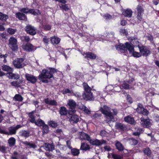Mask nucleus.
I'll return each instance as SVG.
<instances>
[{
    "label": "nucleus",
    "mask_w": 159,
    "mask_h": 159,
    "mask_svg": "<svg viewBox=\"0 0 159 159\" xmlns=\"http://www.w3.org/2000/svg\"><path fill=\"white\" fill-rule=\"evenodd\" d=\"M22 41L24 43H29L30 41V37L27 36H22L20 38Z\"/></svg>",
    "instance_id": "obj_45"
},
{
    "label": "nucleus",
    "mask_w": 159,
    "mask_h": 159,
    "mask_svg": "<svg viewBox=\"0 0 159 159\" xmlns=\"http://www.w3.org/2000/svg\"><path fill=\"white\" fill-rule=\"evenodd\" d=\"M82 85L84 89L82 95L83 99L86 101H93L94 97L91 92V88L85 82L83 83Z\"/></svg>",
    "instance_id": "obj_2"
},
{
    "label": "nucleus",
    "mask_w": 159,
    "mask_h": 159,
    "mask_svg": "<svg viewBox=\"0 0 159 159\" xmlns=\"http://www.w3.org/2000/svg\"><path fill=\"white\" fill-rule=\"evenodd\" d=\"M89 142L91 145L97 146H101L103 144H107V142L106 140H99L97 139H91Z\"/></svg>",
    "instance_id": "obj_9"
},
{
    "label": "nucleus",
    "mask_w": 159,
    "mask_h": 159,
    "mask_svg": "<svg viewBox=\"0 0 159 159\" xmlns=\"http://www.w3.org/2000/svg\"><path fill=\"white\" fill-rule=\"evenodd\" d=\"M8 41L9 47L11 50L14 51L17 50L18 48L17 44V39L13 37H11L9 39Z\"/></svg>",
    "instance_id": "obj_4"
},
{
    "label": "nucleus",
    "mask_w": 159,
    "mask_h": 159,
    "mask_svg": "<svg viewBox=\"0 0 159 159\" xmlns=\"http://www.w3.org/2000/svg\"><path fill=\"white\" fill-rule=\"evenodd\" d=\"M130 140L132 142V145L134 146L136 145L138 143V141L134 138H131Z\"/></svg>",
    "instance_id": "obj_58"
},
{
    "label": "nucleus",
    "mask_w": 159,
    "mask_h": 159,
    "mask_svg": "<svg viewBox=\"0 0 159 159\" xmlns=\"http://www.w3.org/2000/svg\"><path fill=\"white\" fill-rule=\"evenodd\" d=\"M22 48L24 51L29 52L34 51L37 48V47L34 46L30 43L25 44L23 43L22 45Z\"/></svg>",
    "instance_id": "obj_5"
},
{
    "label": "nucleus",
    "mask_w": 159,
    "mask_h": 159,
    "mask_svg": "<svg viewBox=\"0 0 159 159\" xmlns=\"http://www.w3.org/2000/svg\"><path fill=\"white\" fill-rule=\"evenodd\" d=\"M143 15L142 14H137L136 17L137 19V20L136 21V23L138 24L140 22L143 20Z\"/></svg>",
    "instance_id": "obj_51"
},
{
    "label": "nucleus",
    "mask_w": 159,
    "mask_h": 159,
    "mask_svg": "<svg viewBox=\"0 0 159 159\" xmlns=\"http://www.w3.org/2000/svg\"><path fill=\"white\" fill-rule=\"evenodd\" d=\"M110 109V107L105 105L103 106V107H101L99 109L102 113L106 116V121L107 122H110L114 120V117L112 112L109 111Z\"/></svg>",
    "instance_id": "obj_3"
},
{
    "label": "nucleus",
    "mask_w": 159,
    "mask_h": 159,
    "mask_svg": "<svg viewBox=\"0 0 159 159\" xmlns=\"http://www.w3.org/2000/svg\"><path fill=\"white\" fill-rule=\"evenodd\" d=\"M132 44L133 45V46L134 45L135 47H138L139 46H141L139 45V42L138 40V39H137L136 40H134L132 42Z\"/></svg>",
    "instance_id": "obj_59"
},
{
    "label": "nucleus",
    "mask_w": 159,
    "mask_h": 159,
    "mask_svg": "<svg viewBox=\"0 0 159 159\" xmlns=\"http://www.w3.org/2000/svg\"><path fill=\"white\" fill-rule=\"evenodd\" d=\"M14 99L16 101L21 102L23 100V98L20 95L16 94L14 97Z\"/></svg>",
    "instance_id": "obj_41"
},
{
    "label": "nucleus",
    "mask_w": 159,
    "mask_h": 159,
    "mask_svg": "<svg viewBox=\"0 0 159 159\" xmlns=\"http://www.w3.org/2000/svg\"><path fill=\"white\" fill-rule=\"evenodd\" d=\"M138 48L140 53L143 56L147 57L151 53L149 48L146 46L142 45L141 46H139Z\"/></svg>",
    "instance_id": "obj_6"
},
{
    "label": "nucleus",
    "mask_w": 159,
    "mask_h": 159,
    "mask_svg": "<svg viewBox=\"0 0 159 159\" xmlns=\"http://www.w3.org/2000/svg\"><path fill=\"white\" fill-rule=\"evenodd\" d=\"M13 72H8L7 74V77L9 79H14L15 80L18 79L20 78V75L18 74H16L12 73Z\"/></svg>",
    "instance_id": "obj_27"
},
{
    "label": "nucleus",
    "mask_w": 159,
    "mask_h": 159,
    "mask_svg": "<svg viewBox=\"0 0 159 159\" xmlns=\"http://www.w3.org/2000/svg\"><path fill=\"white\" fill-rule=\"evenodd\" d=\"M16 30V29H13L11 28H9L7 29V32L10 34H14Z\"/></svg>",
    "instance_id": "obj_55"
},
{
    "label": "nucleus",
    "mask_w": 159,
    "mask_h": 159,
    "mask_svg": "<svg viewBox=\"0 0 159 159\" xmlns=\"http://www.w3.org/2000/svg\"><path fill=\"white\" fill-rule=\"evenodd\" d=\"M25 78L29 83L32 84H35L37 80L36 77L29 74H26L25 75Z\"/></svg>",
    "instance_id": "obj_12"
},
{
    "label": "nucleus",
    "mask_w": 159,
    "mask_h": 159,
    "mask_svg": "<svg viewBox=\"0 0 159 159\" xmlns=\"http://www.w3.org/2000/svg\"><path fill=\"white\" fill-rule=\"evenodd\" d=\"M20 81H13L11 82V84L13 86L17 87V88L19 87L20 86Z\"/></svg>",
    "instance_id": "obj_49"
},
{
    "label": "nucleus",
    "mask_w": 159,
    "mask_h": 159,
    "mask_svg": "<svg viewBox=\"0 0 159 159\" xmlns=\"http://www.w3.org/2000/svg\"><path fill=\"white\" fill-rule=\"evenodd\" d=\"M81 109L86 114H89L91 113L90 111L85 106H83Z\"/></svg>",
    "instance_id": "obj_57"
},
{
    "label": "nucleus",
    "mask_w": 159,
    "mask_h": 159,
    "mask_svg": "<svg viewBox=\"0 0 159 159\" xmlns=\"http://www.w3.org/2000/svg\"><path fill=\"white\" fill-rule=\"evenodd\" d=\"M42 127V132L43 134H47L49 131L48 126L45 123L43 125Z\"/></svg>",
    "instance_id": "obj_40"
},
{
    "label": "nucleus",
    "mask_w": 159,
    "mask_h": 159,
    "mask_svg": "<svg viewBox=\"0 0 159 159\" xmlns=\"http://www.w3.org/2000/svg\"><path fill=\"white\" fill-rule=\"evenodd\" d=\"M82 55L84 56V58L88 60H93L96 59L97 56L94 52H84Z\"/></svg>",
    "instance_id": "obj_7"
},
{
    "label": "nucleus",
    "mask_w": 159,
    "mask_h": 159,
    "mask_svg": "<svg viewBox=\"0 0 159 159\" xmlns=\"http://www.w3.org/2000/svg\"><path fill=\"white\" fill-rule=\"evenodd\" d=\"M72 115H70V118L69 120L70 123L74 124H76L79 121V116L76 115L74 114L75 113H72Z\"/></svg>",
    "instance_id": "obj_17"
},
{
    "label": "nucleus",
    "mask_w": 159,
    "mask_h": 159,
    "mask_svg": "<svg viewBox=\"0 0 159 159\" xmlns=\"http://www.w3.org/2000/svg\"><path fill=\"white\" fill-rule=\"evenodd\" d=\"M103 17L106 20L110 19L112 18V16L108 13L104 15Z\"/></svg>",
    "instance_id": "obj_63"
},
{
    "label": "nucleus",
    "mask_w": 159,
    "mask_h": 159,
    "mask_svg": "<svg viewBox=\"0 0 159 159\" xmlns=\"http://www.w3.org/2000/svg\"><path fill=\"white\" fill-rule=\"evenodd\" d=\"M21 143L25 146H29V148H35L37 147V145L35 144V143L32 141L29 142L25 141H22Z\"/></svg>",
    "instance_id": "obj_21"
},
{
    "label": "nucleus",
    "mask_w": 159,
    "mask_h": 159,
    "mask_svg": "<svg viewBox=\"0 0 159 159\" xmlns=\"http://www.w3.org/2000/svg\"><path fill=\"white\" fill-rule=\"evenodd\" d=\"M19 154L17 152L14 151L13 155L11 157V159H19Z\"/></svg>",
    "instance_id": "obj_53"
},
{
    "label": "nucleus",
    "mask_w": 159,
    "mask_h": 159,
    "mask_svg": "<svg viewBox=\"0 0 159 159\" xmlns=\"http://www.w3.org/2000/svg\"><path fill=\"white\" fill-rule=\"evenodd\" d=\"M126 49L128 50L130 53H131L132 52L134 51V47L132 43H130L129 42L125 43Z\"/></svg>",
    "instance_id": "obj_28"
},
{
    "label": "nucleus",
    "mask_w": 159,
    "mask_h": 159,
    "mask_svg": "<svg viewBox=\"0 0 159 159\" xmlns=\"http://www.w3.org/2000/svg\"><path fill=\"white\" fill-rule=\"evenodd\" d=\"M127 102L130 104H131L133 102L132 98L131 96L129 94L127 95Z\"/></svg>",
    "instance_id": "obj_61"
},
{
    "label": "nucleus",
    "mask_w": 159,
    "mask_h": 159,
    "mask_svg": "<svg viewBox=\"0 0 159 159\" xmlns=\"http://www.w3.org/2000/svg\"><path fill=\"white\" fill-rule=\"evenodd\" d=\"M137 14H142V13L144 11V9H143L142 6L140 4L138 5L137 7Z\"/></svg>",
    "instance_id": "obj_36"
},
{
    "label": "nucleus",
    "mask_w": 159,
    "mask_h": 159,
    "mask_svg": "<svg viewBox=\"0 0 159 159\" xmlns=\"http://www.w3.org/2000/svg\"><path fill=\"white\" fill-rule=\"evenodd\" d=\"M16 140L14 137H11L8 140V143L10 147L14 146L16 143Z\"/></svg>",
    "instance_id": "obj_35"
},
{
    "label": "nucleus",
    "mask_w": 159,
    "mask_h": 159,
    "mask_svg": "<svg viewBox=\"0 0 159 159\" xmlns=\"http://www.w3.org/2000/svg\"><path fill=\"white\" fill-rule=\"evenodd\" d=\"M147 38L148 40L150 41L151 42H152L153 40V37L151 34H149L147 36Z\"/></svg>",
    "instance_id": "obj_64"
},
{
    "label": "nucleus",
    "mask_w": 159,
    "mask_h": 159,
    "mask_svg": "<svg viewBox=\"0 0 159 159\" xmlns=\"http://www.w3.org/2000/svg\"><path fill=\"white\" fill-rule=\"evenodd\" d=\"M30 131L29 130H22L19 133V136L20 137H24L25 139L30 136Z\"/></svg>",
    "instance_id": "obj_19"
},
{
    "label": "nucleus",
    "mask_w": 159,
    "mask_h": 159,
    "mask_svg": "<svg viewBox=\"0 0 159 159\" xmlns=\"http://www.w3.org/2000/svg\"><path fill=\"white\" fill-rule=\"evenodd\" d=\"M80 138L82 140H87L89 141L90 140V137L87 134L84 132L81 133L80 135Z\"/></svg>",
    "instance_id": "obj_31"
},
{
    "label": "nucleus",
    "mask_w": 159,
    "mask_h": 159,
    "mask_svg": "<svg viewBox=\"0 0 159 159\" xmlns=\"http://www.w3.org/2000/svg\"><path fill=\"white\" fill-rule=\"evenodd\" d=\"M48 124L49 126L54 128H56L58 125L57 124L56 122L52 120H50L48 121Z\"/></svg>",
    "instance_id": "obj_42"
},
{
    "label": "nucleus",
    "mask_w": 159,
    "mask_h": 159,
    "mask_svg": "<svg viewBox=\"0 0 159 159\" xmlns=\"http://www.w3.org/2000/svg\"><path fill=\"white\" fill-rule=\"evenodd\" d=\"M136 111L138 113L143 115L147 116L148 113V111L144 108L142 104L140 103H138L137 105Z\"/></svg>",
    "instance_id": "obj_8"
},
{
    "label": "nucleus",
    "mask_w": 159,
    "mask_h": 159,
    "mask_svg": "<svg viewBox=\"0 0 159 159\" xmlns=\"http://www.w3.org/2000/svg\"><path fill=\"white\" fill-rule=\"evenodd\" d=\"M35 125L39 127L42 126L45 124L44 121L40 119L36 120L34 123Z\"/></svg>",
    "instance_id": "obj_39"
},
{
    "label": "nucleus",
    "mask_w": 159,
    "mask_h": 159,
    "mask_svg": "<svg viewBox=\"0 0 159 159\" xmlns=\"http://www.w3.org/2000/svg\"><path fill=\"white\" fill-rule=\"evenodd\" d=\"M8 18V15L4 14L2 12H0V20L4 21H6Z\"/></svg>",
    "instance_id": "obj_43"
},
{
    "label": "nucleus",
    "mask_w": 159,
    "mask_h": 159,
    "mask_svg": "<svg viewBox=\"0 0 159 159\" xmlns=\"http://www.w3.org/2000/svg\"><path fill=\"white\" fill-rule=\"evenodd\" d=\"M29 8L28 7H26L21 8L20 10V11L24 14H27L29 13L28 11H29Z\"/></svg>",
    "instance_id": "obj_54"
},
{
    "label": "nucleus",
    "mask_w": 159,
    "mask_h": 159,
    "mask_svg": "<svg viewBox=\"0 0 159 159\" xmlns=\"http://www.w3.org/2000/svg\"><path fill=\"white\" fill-rule=\"evenodd\" d=\"M60 9L63 11H67L70 10L68 7V4H61L59 6Z\"/></svg>",
    "instance_id": "obj_37"
},
{
    "label": "nucleus",
    "mask_w": 159,
    "mask_h": 159,
    "mask_svg": "<svg viewBox=\"0 0 159 159\" xmlns=\"http://www.w3.org/2000/svg\"><path fill=\"white\" fill-rule=\"evenodd\" d=\"M132 13L133 12L131 9L127 8L123 10L122 14L125 17L130 18L132 16Z\"/></svg>",
    "instance_id": "obj_22"
},
{
    "label": "nucleus",
    "mask_w": 159,
    "mask_h": 159,
    "mask_svg": "<svg viewBox=\"0 0 159 159\" xmlns=\"http://www.w3.org/2000/svg\"><path fill=\"white\" fill-rule=\"evenodd\" d=\"M44 148L46 151H52L54 149V145L49 143H45L44 146Z\"/></svg>",
    "instance_id": "obj_30"
},
{
    "label": "nucleus",
    "mask_w": 159,
    "mask_h": 159,
    "mask_svg": "<svg viewBox=\"0 0 159 159\" xmlns=\"http://www.w3.org/2000/svg\"><path fill=\"white\" fill-rule=\"evenodd\" d=\"M16 17L20 20H25L27 19L26 15L21 12H18L16 13Z\"/></svg>",
    "instance_id": "obj_20"
},
{
    "label": "nucleus",
    "mask_w": 159,
    "mask_h": 159,
    "mask_svg": "<svg viewBox=\"0 0 159 159\" xmlns=\"http://www.w3.org/2000/svg\"><path fill=\"white\" fill-rule=\"evenodd\" d=\"M57 72V70L54 68H47L42 70L38 78L39 79H50L53 78V74Z\"/></svg>",
    "instance_id": "obj_1"
},
{
    "label": "nucleus",
    "mask_w": 159,
    "mask_h": 159,
    "mask_svg": "<svg viewBox=\"0 0 159 159\" xmlns=\"http://www.w3.org/2000/svg\"><path fill=\"white\" fill-rule=\"evenodd\" d=\"M59 114L61 116H66L68 114L69 115H71V112L69 110H67L64 106L61 107L59 111Z\"/></svg>",
    "instance_id": "obj_13"
},
{
    "label": "nucleus",
    "mask_w": 159,
    "mask_h": 159,
    "mask_svg": "<svg viewBox=\"0 0 159 159\" xmlns=\"http://www.w3.org/2000/svg\"><path fill=\"white\" fill-rule=\"evenodd\" d=\"M61 39L55 36L50 38V41L51 43L54 44H57L60 42Z\"/></svg>",
    "instance_id": "obj_29"
},
{
    "label": "nucleus",
    "mask_w": 159,
    "mask_h": 159,
    "mask_svg": "<svg viewBox=\"0 0 159 159\" xmlns=\"http://www.w3.org/2000/svg\"><path fill=\"white\" fill-rule=\"evenodd\" d=\"M22 126L20 125H17L15 127L11 126L8 129L9 134L10 135L15 134H16V131Z\"/></svg>",
    "instance_id": "obj_18"
},
{
    "label": "nucleus",
    "mask_w": 159,
    "mask_h": 159,
    "mask_svg": "<svg viewBox=\"0 0 159 159\" xmlns=\"http://www.w3.org/2000/svg\"><path fill=\"white\" fill-rule=\"evenodd\" d=\"M29 13L34 15L37 16L41 14L40 11L38 9H30L28 11Z\"/></svg>",
    "instance_id": "obj_33"
},
{
    "label": "nucleus",
    "mask_w": 159,
    "mask_h": 159,
    "mask_svg": "<svg viewBox=\"0 0 159 159\" xmlns=\"http://www.w3.org/2000/svg\"><path fill=\"white\" fill-rule=\"evenodd\" d=\"M24 61V59L23 58H17L13 61V64L14 66L16 68H22L24 66L23 64Z\"/></svg>",
    "instance_id": "obj_11"
},
{
    "label": "nucleus",
    "mask_w": 159,
    "mask_h": 159,
    "mask_svg": "<svg viewBox=\"0 0 159 159\" xmlns=\"http://www.w3.org/2000/svg\"><path fill=\"white\" fill-rule=\"evenodd\" d=\"M141 123L144 127L148 128L150 126L151 123L149 118L147 119L143 117H141L140 119Z\"/></svg>",
    "instance_id": "obj_16"
},
{
    "label": "nucleus",
    "mask_w": 159,
    "mask_h": 159,
    "mask_svg": "<svg viewBox=\"0 0 159 159\" xmlns=\"http://www.w3.org/2000/svg\"><path fill=\"white\" fill-rule=\"evenodd\" d=\"M115 128L116 129L121 131H125L127 129L125 125L120 122H116Z\"/></svg>",
    "instance_id": "obj_15"
},
{
    "label": "nucleus",
    "mask_w": 159,
    "mask_h": 159,
    "mask_svg": "<svg viewBox=\"0 0 159 159\" xmlns=\"http://www.w3.org/2000/svg\"><path fill=\"white\" fill-rule=\"evenodd\" d=\"M131 53H132V56L134 57L139 58L141 57L142 56L140 52L135 51L134 49V51H133Z\"/></svg>",
    "instance_id": "obj_48"
},
{
    "label": "nucleus",
    "mask_w": 159,
    "mask_h": 159,
    "mask_svg": "<svg viewBox=\"0 0 159 159\" xmlns=\"http://www.w3.org/2000/svg\"><path fill=\"white\" fill-rule=\"evenodd\" d=\"M143 152L144 154L147 155V156L149 157H151V151L149 148L148 147L146 148H143Z\"/></svg>",
    "instance_id": "obj_38"
},
{
    "label": "nucleus",
    "mask_w": 159,
    "mask_h": 159,
    "mask_svg": "<svg viewBox=\"0 0 159 159\" xmlns=\"http://www.w3.org/2000/svg\"><path fill=\"white\" fill-rule=\"evenodd\" d=\"M124 120L125 122L130 124H133L135 122L134 118L129 116L125 117Z\"/></svg>",
    "instance_id": "obj_32"
},
{
    "label": "nucleus",
    "mask_w": 159,
    "mask_h": 159,
    "mask_svg": "<svg viewBox=\"0 0 159 159\" xmlns=\"http://www.w3.org/2000/svg\"><path fill=\"white\" fill-rule=\"evenodd\" d=\"M2 70L8 72H13V68L10 67L6 65H3L2 66Z\"/></svg>",
    "instance_id": "obj_34"
},
{
    "label": "nucleus",
    "mask_w": 159,
    "mask_h": 159,
    "mask_svg": "<svg viewBox=\"0 0 159 159\" xmlns=\"http://www.w3.org/2000/svg\"><path fill=\"white\" fill-rule=\"evenodd\" d=\"M44 102L46 104L51 106H57V103L55 100L50 99L49 98H46L44 99Z\"/></svg>",
    "instance_id": "obj_25"
},
{
    "label": "nucleus",
    "mask_w": 159,
    "mask_h": 159,
    "mask_svg": "<svg viewBox=\"0 0 159 159\" xmlns=\"http://www.w3.org/2000/svg\"><path fill=\"white\" fill-rule=\"evenodd\" d=\"M116 49L120 50L122 53H125L126 51L125 43L124 44L120 43L119 45H116Z\"/></svg>",
    "instance_id": "obj_26"
},
{
    "label": "nucleus",
    "mask_w": 159,
    "mask_h": 159,
    "mask_svg": "<svg viewBox=\"0 0 159 159\" xmlns=\"http://www.w3.org/2000/svg\"><path fill=\"white\" fill-rule=\"evenodd\" d=\"M71 153L72 155L74 156H77L79 154L80 150L76 148H73L71 150Z\"/></svg>",
    "instance_id": "obj_47"
},
{
    "label": "nucleus",
    "mask_w": 159,
    "mask_h": 159,
    "mask_svg": "<svg viewBox=\"0 0 159 159\" xmlns=\"http://www.w3.org/2000/svg\"><path fill=\"white\" fill-rule=\"evenodd\" d=\"M35 112V111L34 110L27 113V114L28 116V117L30 118L29 121L30 122L32 123H34L36 120H35V116L34 115V114Z\"/></svg>",
    "instance_id": "obj_23"
},
{
    "label": "nucleus",
    "mask_w": 159,
    "mask_h": 159,
    "mask_svg": "<svg viewBox=\"0 0 159 159\" xmlns=\"http://www.w3.org/2000/svg\"><path fill=\"white\" fill-rule=\"evenodd\" d=\"M67 104L69 107V110L72 113H75L76 111L75 109L76 106V103L75 101L72 99H70L69 100Z\"/></svg>",
    "instance_id": "obj_10"
},
{
    "label": "nucleus",
    "mask_w": 159,
    "mask_h": 159,
    "mask_svg": "<svg viewBox=\"0 0 159 159\" xmlns=\"http://www.w3.org/2000/svg\"><path fill=\"white\" fill-rule=\"evenodd\" d=\"M43 41L45 44L47 45L49 41V38H48L46 36H44L43 39Z\"/></svg>",
    "instance_id": "obj_60"
},
{
    "label": "nucleus",
    "mask_w": 159,
    "mask_h": 159,
    "mask_svg": "<svg viewBox=\"0 0 159 159\" xmlns=\"http://www.w3.org/2000/svg\"><path fill=\"white\" fill-rule=\"evenodd\" d=\"M74 95L76 97L78 98L79 99L82 100L83 98H82V95L79 92H76L74 94Z\"/></svg>",
    "instance_id": "obj_62"
},
{
    "label": "nucleus",
    "mask_w": 159,
    "mask_h": 159,
    "mask_svg": "<svg viewBox=\"0 0 159 159\" xmlns=\"http://www.w3.org/2000/svg\"><path fill=\"white\" fill-rule=\"evenodd\" d=\"M111 155L112 158L114 159H122L123 158L122 156L116 154L112 153Z\"/></svg>",
    "instance_id": "obj_56"
},
{
    "label": "nucleus",
    "mask_w": 159,
    "mask_h": 159,
    "mask_svg": "<svg viewBox=\"0 0 159 159\" xmlns=\"http://www.w3.org/2000/svg\"><path fill=\"white\" fill-rule=\"evenodd\" d=\"M7 147L4 145L0 146V151L4 153H7Z\"/></svg>",
    "instance_id": "obj_52"
},
{
    "label": "nucleus",
    "mask_w": 159,
    "mask_h": 159,
    "mask_svg": "<svg viewBox=\"0 0 159 159\" xmlns=\"http://www.w3.org/2000/svg\"><path fill=\"white\" fill-rule=\"evenodd\" d=\"M42 27L45 31L50 30L52 28L51 25L48 23H45L44 25H43Z\"/></svg>",
    "instance_id": "obj_46"
},
{
    "label": "nucleus",
    "mask_w": 159,
    "mask_h": 159,
    "mask_svg": "<svg viewBox=\"0 0 159 159\" xmlns=\"http://www.w3.org/2000/svg\"><path fill=\"white\" fill-rule=\"evenodd\" d=\"M116 149L119 151H122L124 150V147L122 144L119 142H117L115 144Z\"/></svg>",
    "instance_id": "obj_44"
},
{
    "label": "nucleus",
    "mask_w": 159,
    "mask_h": 159,
    "mask_svg": "<svg viewBox=\"0 0 159 159\" xmlns=\"http://www.w3.org/2000/svg\"><path fill=\"white\" fill-rule=\"evenodd\" d=\"M25 31L27 34L31 35H34L36 34V30L34 26L28 25L25 27Z\"/></svg>",
    "instance_id": "obj_14"
},
{
    "label": "nucleus",
    "mask_w": 159,
    "mask_h": 159,
    "mask_svg": "<svg viewBox=\"0 0 159 159\" xmlns=\"http://www.w3.org/2000/svg\"><path fill=\"white\" fill-rule=\"evenodd\" d=\"M121 86L125 90H128L130 89L129 84L125 81H124V82L121 84Z\"/></svg>",
    "instance_id": "obj_50"
},
{
    "label": "nucleus",
    "mask_w": 159,
    "mask_h": 159,
    "mask_svg": "<svg viewBox=\"0 0 159 159\" xmlns=\"http://www.w3.org/2000/svg\"><path fill=\"white\" fill-rule=\"evenodd\" d=\"M91 149L90 146L85 142L81 143L80 150L84 152L89 150Z\"/></svg>",
    "instance_id": "obj_24"
}]
</instances>
